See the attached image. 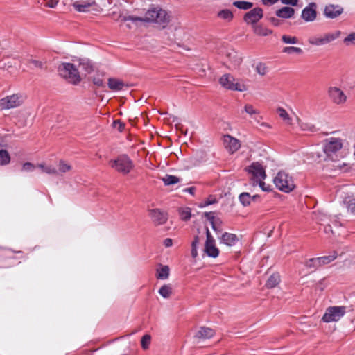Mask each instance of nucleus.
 <instances>
[{
    "instance_id": "f257e3e1",
    "label": "nucleus",
    "mask_w": 355,
    "mask_h": 355,
    "mask_svg": "<svg viewBox=\"0 0 355 355\" xmlns=\"http://www.w3.org/2000/svg\"><path fill=\"white\" fill-rule=\"evenodd\" d=\"M119 17H123V21H130L135 26H138L139 23H154L162 28H165L171 20L169 14L159 7L149 9L144 17L123 15Z\"/></svg>"
},
{
    "instance_id": "f03ea898",
    "label": "nucleus",
    "mask_w": 355,
    "mask_h": 355,
    "mask_svg": "<svg viewBox=\"0 0 355 355\" xmlns=\"http://www.w3.org/2000/svg\"><path fill=\"white\" fill-rule=\"evenodd\" d=\"M58 71L62 77L73 84L80 81L78 70L73 64L62 63L58 66Z\"/></svg>"
},
{
    "instance_id": "7ed1b4c3",
    "label": "nucleus",
    "mask_w": 355,
    "mask_h": 355,
    "mask_svg": "<svg viewBox=\"0 0 355 355\" xmlns=\"http://www.w3.org/2000/svg\"><path fill=\"white\" fill-rule=\"evenodd\" d=\"M273 181L276 187L285 193H289L295 188L293 178L285 171H279Z\"/></svg>"
},
{
    "instance_id": "20e7f679",
    "label": "nucleus",
    "mask_w": 355,
    "mask_h": 355,
    "mask_svg": "<svg viewBox=\"0 0 355 355\" xmlns=\"http://www.w3.org/2000/svg\"><path fill=\"white\" fill-rule=\"evenodd\" d=\"M110 164L112 168L123 175L129 173L134 166L132 160L126 155H121L116 159L110 160Z\"/></svg>"
},
{
    "instance_id": "39448f33",
    "label": "nucleus",
    "mask_w": 355,
    "mask_h": 355,
    "mask_svg": "<svg viewBox=\"0 0 355 355\" xmlns=\"http://www.w3.org/2000/svg\"><path fill=\"white\" fill-rule=\"evenodd\" d=\"M345 306H330L327 309L322 317V320L324 322H336L345 315Z\"/></svg>"
},
{
    "instance_id": "423d86ee",
    "label": "nucleus",
    "mask_w": 355,
    "mask_h": 355,
    "mask_svg": "<svg viewBox=\"0 0 355 355\" xmlns=\"http://www.w3.org/2000/svg\"><path fill=\"white\" fill-rule=\"evenodd\" d=\"M24 96L21 94H16L7 96L0 100V108L8 110L20 106L24 102Z\"/></svg>"
},
{
    "instance_id": "0eeeda50",
    "label": "nucleus",
    "mask_w": 355,
    "mask_h": 355,
    "mask_svg": "<svg viewBox=\"0 0 355 355\" xmlns=\"http://www.w3.org/2000/svg\"><path fill=\"white\" fill-rule=\"evenodd\" d=\"M343 144L340 139L331 138L324 145V152L331 160H335L334 155L342 148Z\"/></svg>"
},
{
    "instance_id": "6e6552de",
    "label": "nucleus",
    "mask_w": 355,
    "mask_h": 355,
    "mask_svg": "<svg viewBox=\"0 0 355 355\" xmlns=\"http://www.w3.org/2000/svg\"><path fill=\"white\" fill-rule=\"evenodd\" d=\"M328 94L331 100L336 105H342L347 101V96L344 92L338 87H330Z\"/></svg>"
},
{
    "instance_id": "1a4fd4ad",
    "label": "nucleus",
    "mask_w": 355,
    "mask_h": 355,
    "mask_svg": "<svg viewBox=\"0 0 355 355\" xmlns=\"http://www.w3.org/2000/svg\"><path fill=\"white\" fill-rule=\"evenodd\" d=\"M249 173L252 175V184L254 185L256 181H259L260 180H264L266 175L265 173V170L258 162L252 163L251 166L249 167Z\"/></svg>"
},
{
    "instance_id": "9d476101",
    "label": "nucleus",
    "mask_w": 355,
    "mask_h": 355,
    "mask_svg": "<svg viewBox=\"0 0 355 355\" xmlns=\"http://www.w3.org/2000/svg\"><path fill=\"white\" fill-rule=\"evenodd\" d=\"M220 84L229 89L242 91L241 85L235 82V78L230 74L226 73L223 75L219 80Z\"/></svg>"
},
{
    "instance_id": "9b49d317",
    "label": "nucleus",
    "mask_w": 355,
    "mask_h": 355,
    "mask_svg": "<svg viewBox=\"0 0 355 355\" xmlns=\"http://www.w3.org/2000/svg\"><path fill=\"white\" fill-rule=\"evenodd\" d=\"M150 216L155 225L164 224L168 220L166 212L159 209H153L149 210Z\"/></svg>"
},
{
    "instance_id": "f8f14e48",
    "label": "nucleus",
    "mask_w": 355,
    "mask_h": 355,
    "mask_svg": "<svg viewBox=\"0 0 355 355\" xmlns=\"http://www.w3.org/2000/svg\"><path fill=\"white\" fill-rule=\"evenodd\" d=\"M263 17V10L261 8H255L245 13L243 19L247 24H256Z\"/></svg>"
},
{
    "instance_id": "ddd939ff",
    "label": "nucleus",
    "mask_w": 355,
    "mask_h": 355,
    "mask_svg": "<svg viewBox=\"0 0 355 355\" xmlns=\"http://www.w3.org/2000/svg\"><path fill=\"white\" fill-rule=\"evenodd\" d=\"M336 258V256L334 254L317 258H311L309 259L306 262V266H322L323 265L330 263Z\"/></svg>"
},
{
    "instance_id": "4468645a",
    "label": "nucleus",
    "mask_w": 355,
    "mask_h": 355,
    "mask_svg": "<svg viewBox=\"0 0 355 355\" xmlns=\"http://www.w3.org/2000/svg\"><path fill=\"white\" fill-rule=\"evenodd\" d=\"M343 12V8L340 5L329 4L325 6L324 15L327 18L335 19Z\"/></svg>"
},
{
    "instance_id": "2eb2a0df",
    "label": "nucleus",
    "mask_w": 355,
    "mask_h": 355,
    "mask_svg": "<svg viewBox=\"0 0 355 355\" xmlns=\"http://www.w3.org/2000/svg\"><path fill=\"white\" fill-rule=\"evenodd\" d=\"M316 5L315 3H311L302 11L301 17L306 21H313L315 19L317 12L315 10Z\"/></svg>"
},
{
    "instance_id": "dca6fc26",
    "label": "nucleus",
    "mask_w": 355,
    "mask_h": 355,
    "mask_svg": "<svg viewBox=\"0 0 355 355\" xmlns=\"http://www.w3.org/2000/svg\"><path fill=\"white\" fill-rule=\"evenodd\" d=\"M225 148L230 153H234L240 148V142L238 139L227 135L224 136L223 139Z\"/></svg>"
},
{
    "instance_id": "f3484780",
    "label": "nucleus",
    "mask_w": 355,
    "mask_h": 355,
    "mask_svg": "<svg viewBox=\"0 0 355 355\" xmlns=\"http://www.w3.org/2000/svg\"><path fill=\"white\" fill-rule=\"evenodd\" d=\"M219 240L220 243H223L227 246H233L239 241V239L236 234L228 232L223 233L219 238Z\"/></svg>"
},
{
    "instance_id": "a211bd4d",
    "label": "nucleus",
    "mask_w": 355,
    "mask_h": 355,
    "mask_svg": "<svg viewBox=\"0 0 355 355\" xmlns=\"http://www.w3.org/2000/svg\"><path fill=\"white\" fill-rule=\"evenodd\" d=\"M276 15L278 17L288 19L293 17L295 14V10L291 7H283L275 12Z\"/></svg>"
},
{
    "instance_id": "6ab92c4d",
    "label": "nucleus",
    "mask_w": 355,
    "mask_h": 355,
    "mask_svg": "<svg viewBox=\"0 0 355 355\" xmlns=\"http://www.w3.org/2000/svg\"><path fill=\"white\" fill-rule=\"evenodd\" d=\"M214 334V331L208 327H201L196 334L198 338L207 339L211 338Z\"/></svg>"
},
{
    "instance_id": "aec40b11",
    "label": "nucleus",
    "mask_w": 355,
    "mask_h": 355,
    "mask_svg": "<svg viewBox=\"0 0 355 355\" xmlns=\"http://www.w3.org/2000/svg\"><path fill=\"white\" fill-rule=\"evenodd\" d=\"M281 281L280 275L278 272L272 273L268 279L266 283V287L272 288L277 286Z\"/></svg>"
},
{
    "instance_id": "412c9836",
    "label": "nucleus",
    "mask_w": 355,
    "mask_h": 355,
    "mask_svg": "<svg viewBox=\"0 0 355 355\" xmlns=\"http://www.w3.org/2000/svg\"><path fill=\"white\" fill-rule=\"evenodd\" d=\"M95 4H96V2L94 1H87L83 2L82 3H80L79 2H75L73 3V6L78 12H85L87 11V9L89 7H91Z\"/></svg>"
},
{
    "instance_id": "4be33fe9",
    "label": "nucleus",
    "mask_w": 355,
    "mask_h": 355,
    "mask_svg": "<svg viewBox=\"0 0 355 355\" xmlns=\"http://www.w3.org/2000/svg\"><path fill=\"white\" fill-rule=\"evenodd\" d=\"M125 84L123 81L116 78L108 79V87L110 89L114 91H120L123 89Z\"/></svg>"
},
{
    "instance_id": "5701e85b",
    "label": "nucleus",
    "mask_w": 355,
    "mask_h": 355,
    "mask_svg": "<svg viewBox=\"0 0 355 355\" xmlns=\"http://www.w3.org/2000/svg\"><path fill=\"white\" fill-rule=\"evenodd\" d=\"M231 62V65L228 66L230 69H236L242 62V58L236 53L228 54Z\"/></svg>"
},
{
    "instance_id": "b1692460",
    "label": "nucleus",
    "mask_w": 355,
    "mask_h": 355,
    "mask_svg": "<svg viewBox=\"0 0 355 355\" xmlns=\"http://www.w3.org/2000/svg\"><path fill=\"white\" fill-rule=\"evenodd\" d=\"M161 180L166 186H170L180 182L182 179L175 175L166 174L165 176L162 177Z\"/></svg>"
},
{
    "instance_id": "393cba45",
    "label": "nucleus",
    "mask_w": 355,
    "mask_h": 355,
    "mask_svg": "<svg viewBox=\"0 0 355 355\" xmlns=\"http://www.w3.org/2000/svg\"><path fill=\"white\" fill-rule=\"evenodd\" d=\"M205 251L206 253L212 257H216L219 254L218 249L216 247L215 243H209V245H205Z\"/></svg>"
},
{
    "instance_id": "a878e982",
    "label": "nucleus",
    "mask_w": 355,
    "mask_h": 355,
    "mask_svg": "<svg viewBox=\"0 0 355 355\" xmlns=\"http://www.w3.org/2000/svg\"><path fill=\"white\" fill-rule=\"evenodd\" d=\"M340 34H341L340 31H336L334 33H329L325 34L322 37L324 45L340 37Z\"/></svg>"
},
{
    "instance_id": "bb28decb",
    "label": "nucleus",
    "mask_w": 355,
    "mask_h": 355,
    "mask_svg": "<svg viewBox=\"0 0 355 355\" xmlns=\"http://www.w3.org/2000/svg\"><path fill=\"white\" fill-rule=\"evenodd\" d=\"M169 268H157L156 277L159 279H166L169 276Z\"/></svg>"
},
{
    "instance_id": "cd10ccee",
    "label": "nucleus",
    "mask_w": 355,
    "mask_h": 355,
    "mask_svg": "<svg viewBox=\"0 0 355 355\" xmlns=\"http://www.w3.org/2000/svg\"><path fill=\"white\" fill-rule=\"evenodd\" d=\"M254 32L257 35H262V36H267V35H270L272 33V30L266 28L262 26H254Z\"/></svg>"
},
{
    "instance_id": "c85d7f7f",
    "label": "nucleus",
    "mask_w": 355,
    "mask_h": 355,
    "mask_svg": "<svg viewBox=\"0 0 355 355\" xmlns=\"http://www.w3.org/2000/svg\"><path fill=\"white\" fill-rule=\"evenodd\" d=\"M244 110L246 113L250 114L254 120L259 121V112L254 108L252 105H245Z\"/></svg>"
},
{
    "instance_id": "c756f323",
    "label": "nucleus",
    "mask_w": 355,
    "mask_h": 355,
    "mask_svg": "<svg viewBox=\"0 0 355 355\" xmlns=\"http://www.w3.org/2000/svg\"><path fill=\"white\" fill-rule=\"evenodd\" d=\"M277 112L279 114V117L284 121V122L287 124L291 123V119L289 116L288 112L282 107H278L277 110Z\"/></svg>"
},
{
    "instance_id": "7c9ffc66",
    "label": "nucleus",
    "mask_w": 355,
    "mask_h": 355,
    "mask_svg": "<svg viewBox=\"0 0 355 355\" xmlns=\"http://www.w3.org/2000/svg\"><path fill=\"white\" fill-rule=\"evenodd\" d=\"M10 157L6 150H0V165L4 166L10 163Z\"/></svg>"
},
{
    "instance_id": "2f4dec72",
    "label": "nucleus",
    "mask_w": 355,
    "mask_h": 355,
    "mask_svg": "<svg viewBox=\"0 0 355 355\" xmlns=\"http://www.w3.org/2000/svg\"><path fill=\"white\" fill-rule=\"evenodd\" d=\"M218 17L230 21L233 18V14L230 10L225 9L218 12Z\"/></svg>"
},
{
    "instance_id": "473e14b6",
    "label": "nucleus",
    "mask_w": 355,
    "mask_h": 355,
    "mask_svg": "<svg viewBox=\"0 0 355 355\" xmlns=\"http://www.w3.org/2000/svg\"><path fill=\"white\" fill-rule=\"evenodd\" d=\"M37 167L40 168L43 172L50 175L58 174L56 168L51 166H45L42 164H38Z\"/></svg>"
},
{
    "instance_id": "72a5a7b5",
    "label": "nucleus",
    "mask_w": 355,
    "mask_h": 355,
    "mask_svg": "<svg viewBox=\"0 0 355 355\" xmlns=\"http://www.w3.org/2000/svg\"><path fill=\"white\" fill-rule=\"evenodd\" d=\"M239 200L243 206H248L251 201V196L249 193L243 192L239 195Z\"/></svg>"
},
{
    "instance_id": "f704fd0d",
    "label": "nucleus",
    "mask_w": 355,
    "mask_h": 355,
    "mask_svg": "<svg viewBox=\"0 0 355 355\" xmlns=\"http://www.w3.org/2000/svg\"><path fill=\"white\" fill-rule=\"evenodd\" d=\"M233 5L239 9L241 10H248L253 6L252 3L248 1H234Z\"/></svg>"
},
{
    "instance_id": "c9c22d12",
    "label": "nucleus",
    "mask_w": 355,
    "mask_h": 355,
    "mask_svg": "<svg viewBox=\"0 0 355 355\" xmlns=\"http://www.w3.org/2000/svg\"><path fill=\"white\" fill-rule=\"evenodd\" d=\"M171 287L169 285H164L159 290V293L164 297L168 298L171 294Z\"/></svg>"
},
{
    "instance_id": "e433bc0d",
    "label": "nucleus",
    "mask_w": 355,
    "mask_h": 355,
    "mask_svg": "<svg viewBox=\"0 0 355 355\" xmlns=\"http://www.w3.org/2000/svg\"><path fill=\"white\" fill-rule=\"evenodd\" d=\"M282 52L288 53V54H292V53L302 54L303 53V51L301 48H299V47L286 46L283 49Z\"/></svg>"
},
{
    "instance_id": "4c0bfd02",
    "label": "nucleus",
    "mask_w": 355,
    "mask_h": 355,
    "mask_svg": "<svg viewBox=\"0 0 355 355\" xmlns=\"http://www.w3.org/2000/svg\"><path fill=\"white\" fill-rule=\"evenodd\" d=\"M282 41L285 44H295L298 43V39L294 36L288 35H283L282 36Z\"/></svg>"
},
{
    "instance_id": "58836bf2",
    "label": "nucleus",
    "mask_w": 355,
    "mask_h": 355,
    "mask_svg": "<svg viewBox=\"0 0 355 355\" xmlns=\"http://www.w3.org/2000/svg\"><path fill=\"white\" fill-rule=\"evenodd\" d=\"M200 242L198 236L194 237L193 241L191 243V256L195 258L198 255L197 248Z\"/></svg>"
},
{
    "instance_id": "ea45409f",
    "label": "nucleus",
    "mask_w": 355,
    "mask_h": 355,
    "mask_svg": "<svg viewBox=\"0 0 355 355\" xmlns=\"http://www.w3.org/2000/svg\"><path fill=\"white\" fill-rule=\"evenodd\" d=\"M59 168L58 171V174H62L71 170V166L64 161H60L58 166Z\"/></svg>"
},
{
    "instance_id": "a19ab883",
    "label": "nucleus",
    "mask_w": 355,
    "mask_h": 355,
    "mask_svg": "<svg viewBox=\"0 0 355 355\" xmlns=\"http://www.w3.org/2000/svg\"><path fill=\"white\" fill-rule=\"evenodd\" d=\"M343 42L346 46L355 45V33H349L345 37Z\"/></svg>"
},
{
    "instance_id": "79ce46f5",
    "label": "nucleus",
    "mask_w": 355,
    "mask_h": 355,
    "mask_svg": "<svg viewBox=\"0 0 355 355\" xmlns=\"http://www.w3.org/2000/svg\"><path fill=\"white\" fill-rule=\"evenodd\" d=\"M27 62L33 64L34 65V67L36 68H39L41 69L46 68V66H45L46 62H45L37 60H35L33 58L28 59Z\"/></svg>"
},
{
    "instance_id": "37998d69",
    "label": "nucleus",
    "mask_w": 355,
    "mask_h": 355,
    "mask_svg": "<svg viewBox=\"0 0 355 355\" xmlns=\"http://www.w3.org/2000/svg\"><path fill=\"white\" fill-rule=\"evenodd\" d=\"M309 43L312 45L321 46L324 45L322 37H311L309 38Z\"/></svg>"
},
{
    "instance_id": "c03bdc74",
    "label": "nucleus",
    "mask_w": 355,
    "mask_h": 355,
    "mask_svg": "<svg viewBox=\"0 0 355 355\" xmlns=\"http://www.w3.org/2000/svg\"><path fill=\"white\" fill-rule=\"evenodd\" d=\"M150 339L151 337L148 334H146L141 338V344L143 349H146L148 347Z\"/></svg>"
},
{
    "instance_id": "a18cd8bd",
    "label": "nucleus",
    "mask_w": 355,
    "mask_h": 355,
    "mask_svg": "<svg viewBox=\"0 0 355 355\" xmlns=\"http://www.w3.org/2000/svg\"><path fill=\"white\" fill-rule=\"evenodd\" d=\"M181 218L183 220H189L191 218V210L189 208L182 209L180 212Z\"/></svg>"
},
{
    "instance_id": "49530a36",
    "label": "nucleus",
    "mask_w": 355,
    "mask_h": 355,
    "mask_svg": "<svg viewBox=\"0 0 355 355\" xmlns=\"http://www.w3.org/2000/svg\"><path fill=\"white\" fill-rule=\"evenodd\" d=\"M92 82L95 85H96L98 87H105L103 80L100 76V75H96V76H94L93 79H92Z\"/></svg>"
},
{
    "instance_id": "de8ad7c7",
    "label": "nucleus",
    "mask_w": 355,
    "mask_h": 355,
    "mask_svg": "<svg viewBox=\"0 0 355 355\" xmlns=\"http://www.w3.org/2000/svg\"><path fill=\"white\" fill-rule=\"evenodd\" d=\"M256 71L259 74L264 76L267 72V67L264 64L259 63L256 67Z\"/></svg>"
},
{
    "instance_id": "09e8293b",
    "label": "nucleus",
    "mask_w": 355,
    "mask_h": 355,
    "mask_svg": "<svg viewBox=\"0 0 355 355\" xmlns=\"http://www.w3.org/2000/svg\"><path fill=\"white\" fill-rule=\"evenodd\" d=\"M205 216L210 221L211 225H212V223H216V221H218L220 223V219L215 220L214 213L213 212H205Z\"/></svg>"
},
{
    "instance_id": "8fccbe9b",
    "label": "nucleus",
    "mask_w": 355,
    "mask_h": 355,
    "mask_svg": "<svg viewBox=\"0 0 355 355\" xmlns=\"http://www.w3.org/2000/svg\"><path fill=\"white\" fill-rule=\"evenodd\" d=\"M35 168V166L31 162H26L24 164L22 169L27 172L33 171Z\"/></svg>"
},
{
    "instance_id": "3c124183",
    "label": "nucleus",
    "mask_w": 355,
    "mask_h": 355,
    "mask_svg": "<svg viewBox=\"0 0 355 355\" xmlns=\"http://www.w3.org/2000/svg\"><path fill=\"white\" fill-rule=\"evenodd\" d=\"M348 211L351 212L352 214L355 215V198L352 199L349 201L347 205Z\"/></svg>"
},
{
    "instance_id": "603ef678",
    "label": "nucleus",
    "mask_w": 355,
    "mask_h": 355,
    "mask_svg": "<svg viewBox=\"0 0 355 355\" xmlns=\"http://www.w3.org/2000/svg\"><path fill=\"white\" fill-rule=\"evenodd\" d=\"M206 237H207V239H206L205 244L209 245V243L211 244V243H215V239L211 234L208 228H207V230H206Z\"/></svg>"
},
{
    "instance_id": "864d4df0",
    "label": "nucleus",
    "mask_w": 355,
    "mask_h": 355,
    "mask_svg": "<svg viewBox=\"0 0 355 355\" xmlns=\"http://www.w3.org/2000/svg\"><path fill=\"white\" fill-rule=\"evenodd\" d=\"M46 6L55 8L58 4V0H42Z\"/></svg>"
},
{
    "instance_id": "5fc2aeb1",
    "label": "nucleus",
    "mask_w": 355,
    "mask_h": 355,
    "mask_svg": "<svg viewBox=\"0 0 355 355\" xmlns=\"http://www.w3.org/2000/svg\"><path fill=\"white\" fill-rule=\"evenodd\" d=\"M280 1L283 4L290 5V6H297V3H298V0H280Z\"/></svg>"
},
{
    "instance_id": "6e6d98bb",
    "label": "nucleus",
    "mask_w": 355,
    "mask_h": 355,
    "mask_svg": "<svg viewBox=\"0 0 355 355\" xmlns=\"http://www.w3.org/2000/svg\"><path fill=\"white\" fill-rule=\"evenodd\" d=\"M220 223L221 222L219 223L218 221H216V223H212L211 227L216 234L221 232V230L219 228Z\"/></svg>"
},
{
    "instance_id": "4d7b16f0",
    "label": "nucleus",
    "mask_w": 355,
    "mask_h": 355,
    "mask_svg": "<svg viewBox=\"0 0 355 355\" xmlns=\"http://www.w3.org/2000/svg\"><path fill=\"white\" fill-rule=\"evenodd\" d=\"M255 184H258L259 185V187L262 189L263 191H270V188L269 187H265V183L263 182V180H260L259 181H256L255 182Z\"/></svg>"
},
{
    "instance_id": "13d9d810",
    "label": "nucleus",
    "mask_w": 355,
    "mask_h": 355,
    "mask_svg": "<svg viewBox=\"0 0 355 355\" xmlns=\"http://www.w3.org/2000/svg\"><path fill=\"white\" fill-rule=\"evenodd\" d=\"M302 129L304 130H310L311 132H314L315 130V128L313 125H309V124H304L302 125Z\"/></svg>"
},
{
    "instance_id": "bf43d9fd",
    "label": "nucleus",
    "mask_w": 355,
    "mask_h": 355,
    "mask_svg": "<svg viewBox=\"0 0 355 355\" xmlns=\"http://www.w3.org/2000/svg\"><path fill=\"white\" fill-rule=\"evenodd\" d=\"M121 15H125V14H123V12H121L119 15H116V14L114 12L111 14V17H112V19H114L116 21L121 20V21H123V17H119Z\"/></svg>"
},
{
    "instance_id": "052dcab7",
    "label": "nucleus",
    "mask_w": 355,
    "mask_h": 355,
    "mask_svg": "<svg viewBox=\"0 0 355 355\" xmlns=\"http://www.w3.org/2000/svg\"><path fill=\"white\" fill-rule=\"evenodd\" d=\"M164 245L165 247L168 248L173 245V241L171 239L167 238L164 241Z\"/></svg>"
},
{
    "instance_id": "680f3d73",
    "label": "nucleus",
    "mask_w": 355,
    "mask_h": 355,
    "mask_svg": "<svg viewBox=\"0 0 355 355\" xmlns=\"http://www.w3.org/2000/svg\"><path fill=\"white\" fill-rule=\"evenodd\" d=\"M319 223L323 224L322 223H325L327 220V218L324 215H320L318 218L316 219Z\"/></svg>"
},
{
    "instance_id": "e2e57ef3",
    "label": "nucleus",
    "mask_w": 355,
    "mask_h": 355,
    "mask_svg": "<svg viewBox=\"0 0 355 355\" xmlns=\"http://www.w3.org/2000/svg\"><path fill=\"white\" fill-rule=\"evenodd\" d=\"M195 191H196V187H194L186 188L183 190L184 192H188V193H191V195L194 194Z\"/></svg>"
},
{
    "instance_id": "0e129e2a",
    "label": "nucleus",
    "mask_w": 355,
    "mask_h": 355,
    "mask_svg": "<svg viewBox=\"0 0 355 355\" xmlns=\"http://www.w3.org/2000/svg\"><path fill=\"white\" fill-rule=\"evenodd\" d=\"M270 21L275 26H279L280 24V20L276 17H271Z\"/></svg>"
},
{
    "instance_id": "69168bd1",
    "label": "nucleus",
    "mask_w": 355,
    "mask_h": 355,
    "mask_svg": "<svg viewBox=\"0 0 355 355\" xmlns=\"http://www.w3.org/2000/svg\"><path fill=\"white\" fill-rule=\"evenodd\" d=\"M278 0H262V2L265 5H272L277 2Z\"/></svg>"
},
{
    "instance_id": "338daca9",
    "label": "nucleus",
    "mask_w": 355,
    "mask_h": 355,
    "mask_svg": "<svg viewBox=\"0 0 355 355\" xmlns=\"http://www.w3.org/2000/svg\"><path fill=\"white\" fill-rule=\"evenodd\" d=\"M114 123L115 124H119V126H118V129L119 131H122L125 127V125L123 123H122L120 121H114Z\"/></svg>"
},
{
    "instance_id": "774afa93",
    "label": "nucleus",
    "mask_w": 355,
    "mask_h": 355,
    "mask_svg": "<svg viewBox=\"0 0 355 355\" xmlns=\"http://www.w3.org/2000/svg\"><path fill=\"white\" fill-rule=\"evenodd\" d=\"M216 200H207L205 202V205H211L214 202H216Z\"/></svg>"
}]
</instances>
